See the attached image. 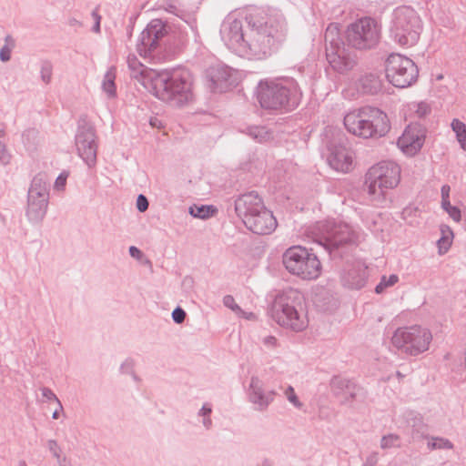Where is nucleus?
Instances as JSON below:
<instances>
[{"label":"nucleus","mask_w":466,"mask_h":466,"mask_svg":"<svg viewBox=\"0 0 466 466\" xmlns=\"http://www.w3.org/2000/svg\"><path fill=\"white\" fill-rule=\"evenodd\" d=\"M228 17L220 35L227 46L240 56L264 59L275 52L287 35V24L277 9H256L245 18Z\"/></svg>","instance_id":"1"},{"label":"nucleus","mask_w":466,"mask_h":466,"mask_svg":"<svg viewBox=\"0 0 466 466\" xmlns=\"http://www.w3.org/2000/svg\"><path fill=\"white\" fill-rule=\"evenodd\" d=\"M302 98V91L292 77L260 81L258 86V100L268 110L289 112L297 108Z\"/></svg>","instance_id":"2"},{"label":"nucleus","mask_w":466,"mask_h":466,"mask_svg":"<svg viewBox=\"0 0 466 466\" xmlns=\"http://www.w3.org/2000/svg\"><path fill=\"white\" fill-rule=\"evenodd\" d=\"M150 79L155 96L173 106H181L192 98L191 75L186 69L154 73Z\"/></svg>","instance_id":"3"},{"label":"nucleus","mask_w":466,"mask_h":466,"mask_svg":"<svg viewBox=\"0 0 466 466\" xmlns=\"http://www.w3.org/2000/svg\"><path fill=\"white\" fill-rule=\"evenodd\" d=\"M306 235L330 254L340 247L357 245L363 238L360 228L334 219L316 222L306 229Z\"/></svg>","instance_id":"4"},{"label":"nucleus","mask_w":466,"mask_h":466,"mask_svg":"<svg viewBox=\"0 0 466 466\" xmlns=\"http://www.w3.org/2000/svg\"><path fill=\"white\" fill-rule=\"evenodd\" d=\"M270 316L280 327L299 332L309 325L302 294L294 289L279 293L271 305Z\"/></svg>","instance_id":"5"},{"label":"nucleus","mask_w":466,"mask_h":466,"mask_svg":"<svg viewBox=\"0 0 466 466\" xmlns=\"http://www.w3.org/2000/svg\"><path fill=\"white\" fill-rule=\"evenodd\" d=\"M343 123L349 133L365 139L381 137L390 128L388 116L373 106L350 111L345 115Z\"/></svg>","instance_id":"6"},{"label":"nucleus","mask_w":466,"mask_h":466,"mask_svg":"<svg viewBox=\"0 0 466 466\" xmlns=\"http://www.w3.org/2000/svg\"><path fill=\"white\" fill-rule=\"evenodd\" d=\"M400 167L394 161H380L369 168L365 175L364 188L370 198L381 202L387 191L396 187L400 181Z\"/></svg>","instance_id":"7"},{"label":"nucleus","mask_w":466,"mask_h":466,"mask_svg":"<svg viewBox=\"0 0 466 466\" xmlns=\"http://www.w3.org/2000/svg\"><path fill=\"white\" fill-rule=\"evenodd\" d=\"M421 28V20L413 8L402 5L393 11L390 31L400 46H414L420 38Z\"/></svg>","instance_id":"8"},{"label":"nucleus","mask_w":466,"mask_h":466,"mask_svg":"<svg viewBox=\"0 0 466 466\" xmlns=\"http://www.w3.org/2000/svg\"><path fill=\"white\" fill-rule=\"evenodd\" d=\"M285 268L305 280L317 279L321 274V263L317 255L301 246L289 248L282 256Z\"/></svg>","instance_id":"9"},{"label":"nucleus","mask_w":466,"mask_h":466,"mask_svg":"<svg viewBox=\"0 0 466 466\" xmlns=\"http://www.w3.org/2000/svg\"><path fill=\"white\" fill-rule=\"evenodd\" d=\"M432 339L428 328L411 325L398 328L391 337V344L401 353L416 357L430 349Z\"/></svg>","instance_id":"10"},{"label":"nucleus","mask_w":466,"mask_h":466,"mask_svg":"<svg viewBox=\"0 0 466 466\" xmlns=\"http://www.w3.org/2000/svg\"><path fill=\"white\" fill-rule=\"evenodd\" d=\"M380 39V26L371 17H362L348 25L346 40L350 46L358 50H370L377 46Z\"/></svg>","instance_id":"11"},{"label":"nucleus","mask_w":466,"mask_h":466,"mask_svg":"<svg viewBox=\"0 0 466 466\" xmlns=\"http://www.w3.org/2000/svg\"><path fill=\"white\" fill-rule=\"evenodd\" d=\"M385 71L389 82L399 88L410 86L419 76L418 66L410 58L395 53L388 56Z\"/></svg>","instance_id":"12"},{"label":"nucleus","mask_w":466,"mask_h":466,"mask_svg":"<svg viewBox=\"0 0 466 466\" xmlns=\"http://www.w3.org/2000/svg\"><path fill=\"white\" fill-rule=\"evenodd\" d=\"M78 156L89 167L96 163V136L94 127L86 122L80 123L75 137Z\"/></svg>","instance_id":"13"},{"label":"nucleus","mask_w":466,"mask_h":466,"mask_svg":"<svg viewBox=\"0 0 466 466\" xmlns=\"http://www.w3.org/2000/svg\"><path fill=\"white\" fill-rule=\"evenodd\" d=\"M167 34L166 25L160 19H153L142 31L137 46L141 56L147 57L158 46V42Z\"/></svg>","instance_id":"14"},{"label":"nucleus","mask_w":466,"mask_h":466,"mask_svg":"<svg viewBox=\"0 0 466 466\" xmlns=\"http://www.w3.org/2000/svg\"><path fill=\"white\" fill-rule=\"evenodd\" d=\"M327 60L330 67L339 74H346L357 66V56L345 45L339 47H327Z\"/></svg>","instance_id":"15"},{"label":"nucleus","mask_w":466,"mask_h":466,"mask_svg":"<svg viewBox=\"0 0 466 466\" xmlns=\"http://www.w3.org/2000/svg\"><path fill=\"white\" fill-rule=\"evenodd\" d=\"M425 140V130L419 124L409 125L399 137L397 145L408 156H414L422 147Z\"/></svg>","instance_id":"16"},{"label":"nucleus","mask_w":466,"mask_h":466,"mask_svg":"<svg viewBox=\"0 0 466 466\" xmlns=\"http://www.w3.org/2000/svg\"><path fill=\"white\" fill-rule=\"evenodd\" d=\"M330 390L341 405H346L356 400L361 387L353 380L340 376H335L330 380Z\"/></svg>","instance_id":"17"},{"label":"nucleus","mask_w":466,"mask_h":466,"mask_svg":"<svg viewBox=\"0 0 466 466\" xmlns=\"http://www.w3.org/2000/svg\"><path fill=\"white\" fill-rule=\"evenodd\" d=\"M233 76L234 70L225 65L210 66L207 71V77L210 82L209 88L213 92H226L235 85Z\"/></svg>","instance_id":"18"},{"label":"nucleus","mask_w":466,"mask_h":466,"mask_svg":"<svg viewBox=\"0 0 466 466\" xmlns=\"http://www.w3.org/2000/svg\"><path fill=\"white\" fill-rule=\"evenodd\" d=\"M264 207L263 199L256 191L242 194L235 200V211L243 223Z\"/></svg>","instance_id":"19"},{"label":"nucleus","mask_w":466,"mask_h":466,"mask_svg":"<svg viewBox=\"0 0 466 466\" xmlns=\"http://www.w3.org/2000/svg\"><path fill=\"white\" fill-rule=\"evenodd\" d=\"M244 225L255 234L268 235L276 229L278 222L273 213L264 207L255 216L248 218Z\"/></svg>","instance_id":"20"},{"label":"nucleus","mask_w":466,"mask_h":466,"mask_svg":"<svg viewBox=\"0 0 466 466\" xmlns=\"http://www.w3.org/2000/svg\"><path fill=\"white\" fill-rule=\"evenodd\" d=\"M275 395L274 390H265L264 383L258 377H251L248 397V400L256 406L257 410L265 411L273 402Z\"/></svg>","instance_id":"21"},{"label":"nucleus","mask_w":466,"mask_h":466,"mask_svg":"<svg viewBox=\"0 0 466 466\" xmlns=\"http://www.w3.org/2000/svg\"><path fill=\"white\" fill-rule=\"evenodd\" d=\"M366 269L365 265L360 261L347 265L340 276L342 285L352 289L363 288L367 279Z\"/></svg>","instance_id":"22"},{"label":"nucleus","mask_w":466,"mask_h":466,"mask_svg":"<svg viewBox=\"0 0 466 466\" xmlns=\"http://www.w3.org/2000/svg\"><path fill=\"white\" fill-rule=\"evenodd\" d=\"M329 164L333 169L347 173L352 168V154L346 147H335L329 157Z\"/></svg>","instance_id":"23"},{"label":"nucleus","mask_w":466,"mask_h":466,"mask_svg":"<svg viewBox=\"0 0 466 466\" xmlns=\"http://www.w3.org/2000/svg\"><path fill=\"white\" fill-rule=\"evenodd\" d=\"M47 207V201L27 197L25 216L29 222L32 224H40L46 214Z\"/></svg>","instance_id":"24"},{"label":"nucleus","mask_w":466,"mask_h":466,"mask_svg":"<svg viewBox=\"0 0 466 466\" xmlns=\"http://www.w3.org/2000/svg\"><path fill=\"white\" fill-rule=\"evenodd\" d=\"M27 197L35 199H44L48 202L49 190L46 174L40 173L34 177L28 189Z\"/></svg>","instance_id":"25"},{"label":"nucleus","mask_w":466,"mask_h":466,"mask_svg":"<svg viewBox=\"0 0 466 466\" xmlns=\"http://www.w3.org/2000/svg\"><path fill=\"white\" fill-rule=\"evenodd\" d=\"M381 86V80L375 73H365L358 79V88L364 94H377Z\"/></svg>","instance_id":"26"},{"label":"nucleus","mask_w":466,"mask_h":466,"mask_svg":"<svg viewBox=\"0 0 466 466\" xmlns=\"http://www.w3.org/2000/svg\"><path fill=\"white\" fill-rule=\"evenodd\" d=\"M324 39L327 47H339L343 46L344 43L341 41L339 25L331 23L326 28Z\"/></svg>","instance_id":"27"},{"label":"nucleus","mask_w":466,"mask_h":466,"mask_svg":"<svg viewBox=\"0 0 466 466\" xmlns=\"http://www.w3.org/2000/svg\"><path fill=\"white\" fill-rule=\"evenodd\" d=\"M116 67L110 66L104 76L102 81V89L108 97H115L116 94Z\"/></svg>","instance_id":"28"},{"label":"nucleus","mask_w":466,"mask_h":466,"mask_svg":"<svg viewBox=\"0 0 466 466\" xmlns=\"http://www.w3.org/2000/svg\"><path fill=\"white\" fill-rule=\"evenodd\" d=\"M127 62L132 77H145L148 75V68L135 55H129Z\"/></svg>","instance_id":"29"},{"label":"nucleus","mask_w":466,"mask_h":466,"mask_svg":"<svg viewBox=\"0 0 466 466\" xmlns=\"http://www.w3.org/2000/svg\"><path fill=\"white\" fill-rule=\"evenodd\" d=\"M247 134L258 143L267 142L272 138L271 132L266 127L262 126L248 127L247 128Z\"/></svg>","instance_id":"30"},{"label":"nucleus","mask_w":466,"mask_h":466,"mask_svg":"<svg viewBox=\"0 0 466 466\" xmlns=\"http://www.w3.org/2000/svg\"><path fill=\"white\" fill-rule=\"evenodd\" d=\"M451 128L456 134L461 147L466 150V125L462 121L454 118L451 122Z\"/></svg>","instance_id":"31"},{"label":"nucleus","mask_w":466,"mask_h":466,"mask_svg":"<svg viewBox=\"0 0 466 466\" xmlns=\"http://www.w3.org/2000/svg\"><path fill=\"white\" fill-rule=\"evenodd\" d=\"M428 449L433 450H451L453 448L452 442L442 437H431L428 443Z\"/></svg>","instance_id":"32"},{"label":"nucleus","mask_w":466,"mask_h":466,"mask_svg":"<svg viewBox=\"0 0 466 466\" xmlns=\"http://www.w3.org/2000/svg\"><path fill=\"white\" fill-rule=\"evenodd\" d=\"M15 46V39L7 35L5 37V45L0 49V60L2 62H8L11 58V53Z\"/></svg>","instance_id":"33"},{"label":"nucleus","mask_w":466,"mask_h":466,"mask_svg":"<svg viewBox=\"0 0 466 466\" xmlns=\"http://www.w3.org/2000/svg\"><path fill=\"white\" fill-rule=\"evenodd\" d=\"M215 209L212 206H200L198 207L196 205L189 208V214L193 216L194 218L206 219L210 218Z\"/></svg>","instance_id":"34"},{"label":"nucleus","mask_w":466,"mask_h":466,"mask_svg":"<svg viewBox=\"0 0 466 466\" xmlns=\"http://www.w3.org/2000/svg\"><path fill=\"white\" fill-rule=\"evenodd\" d=\"M400 447V437L398 434L390 433L382 436L380 440V448L388 450Z\"/></svg>","instance_id":"35"},{"label":"nucleus","mask_w":466,"mask_h":466,"mask_svg":"<svg viewBox=\"0 0 466 466\" xmlns=\"http://www.w3.org/2000/svg\"><path fill=\"white\" fill-rule=\"evenodd\" d=\"M442 237L438 240L439 252L445 253L448 251L451 245L452 232L449 228L445 229L441 228Z\"/></svg>","instance_id":"36"},{"label":"nucleus","mask_w":466,"mask_h":466,"mask_svg":"<svg viewBox=\"0 0 466 466\" xmlns=\"http://www.w3.org/2000/svg\"><path fill=\"white\" fill-rule=\"evenodd\" d=\"M441 206L454 221L459 222L461 220V214L460 208L451 206L450 200L441 201Z\"/></svg>","instance_id":"37"},{"label":"nucleus","mask_w":466,"mask_h":466,"mask_svg":"<svg viewBox=\"0 0 466 466\" xmlns=\"http://www.w3.org/2000/svg\"><path fill=\"white\" fill-rule=\"evenodd\" d=\"M211 412V406L208 403L204 404L198 411V416L203 417L202 423L207 430H209L212 427V420L210 418Z\"/></svg>","instance_id":"38"},{"label":"nucleus","mask_w":466,"mask_h":466,"mask_svg":"<svg viewBox=\"0 0 466 466\" xmlns=\"http://www.w3.org/2000/svg\"><path fill=\"white\" fill-rule=\"evenodd\" d=\"M398 276L394 274L390 275L388 279L385 276H383L380 282L375 288L376 293H381L385 288L393 286L398 282Z\"/></svg>","instance_id":"39"},{"label":"nucleus","mask_w":466,"mask_h":466,"mask_svg":"<svg viewBox=\"0 0 466 466\" xmlns=\"http://www.w3.org/2000/svg\"><path fill=\"white\" fill-rule=\"evenodd\" d=\"M52 72H53V66L52 64L48 61H44L41 64V79L45 84H49L52 79Z\"/></svg>","instance_id":"40"},{"label":"nucleus","mask_w":466,"mask_h":466,"mask_svg":"<svg viewBox=\"0 0 466 466\" xmlns=\"http://www.w3.org/2000/svg\"><path fill=\"white\" fill-rule=\"evenodd\" d=\"M284 395L294 407L300 409L303 406L302 402L299 400V397L295 393V390L292 386L289 385L284 390Z\"/></svg>","instance_id":"41"},{"label":"nucleus","mask_w":466,"mask_h":466,"mask_svg":"<svg viewBox=\"0 0 466 466\" xmlns=\"http://www.w3.org/2000/svg\"><path fill=\"white\" fill-rule=\"evenodd\" d=\"M223 304L236 314H245V311L235 302V299L231 295H226L223 298Z\"/></svg>","instance_id":"42"},{"label":"nucleus","mask_w":466,"mask_h":466,"mask_svg":"<svg viewBox=\"0 0 466 466\" xmlns=\"http://www.w3.org/2000/svg\"><path fill=\"white\" fill-rule=\"evenodd\" d=\"M42 396L46 399L48 401H56L58 405L59 410H63V406L61 401L56 397V395L53 392V390L47 387L41 388Z\"/></svg>","instance_id":"43"},{"label":"nucleus","mask_w":466,"mask_h":466,"mask_svg":"<svg viewBox=\"0 0 466 466\" xmlns=\"http://www.w3.org/2000/svg\"><path fill=\"white\" fill-rule=\"evenodd\" d=\"M431 112V106L426 102H420L416 105L415 114L418 117L427 116Z\"/></svg>","instance_id":"44"},{"label":"nucleus","mask_w":466,"mask_h":466,"mask_svg":"<svg viewBox=\"0 0 466 466\" xmlns=\"http://www.w3.org/2000/svg\"><path fill=\"white\" fill-rule=\"evenodd\" d=\"M11 161V154L8 152L6 146L0 141V164L7 165Z\"/></svg>","instance_id":"45"},{"label":"nucleus","mask_w":466,"mask_h":466,"mask_svg":"<svg viewBox=\"0 0 466 466\" xmlns=\"http://www.w3.org/2000/svg\"><path fill=\"white\" fill-rule=\"evenodd\" d=\"M47 448L49 450V451L53 454V456L55 458H56L57 460L60 459L61 457V449L57 443L56 441L55 440H49L47 441Z\"/></svg>","instance_id":"46"},{"label":"nucleus","mask_w":466,"mask_h":466,"mask_svg":"<svg viewBox=\"0 0 466 466\" xmlns=\"http://www.w3.org/2000/svg\"><path fill=\"white\" fill-rule=\"evenodd\" d=\"M134 367L135 361L133 359H127L120 366V370L122 373L126 374H134Z\"/></svg>","instance_id":"47"},{"label":"nucleus","mask_w":466,"mask_h":466,"mask_svg":"<svg viewBox=\"0 0 466 466\" xmlns=\"http://www.w3.org/2000/svg\"><path fill=\"white\" fill-rule=\"evenodd\" d=\"M172 319L177 324H181L186 319V312L180 307L176 308L172 312Z\"/></svg>","instance_id":"48"},{"label":"nucleus","mask_w":466,"mask_h":466,"mask_svg":"<svg viewBox=\"0 0 466 466\" xmlns=\"http://www.w3.org/2000/svg\"><path fill=\"white\" fill-rule=\"evenodd\" d=\"M424 427L420 419H414L411 432L412 438L419 437V434L423 432Z\"/></svg>","instance_id":"49"},{"label":"nucleus","mask_w":466,"mask_h":466,"mask_svg":"<svg viewBox=\"0 0 466 466\" xmlns=\"http://www.w3.org/2000/svg\"><path fill=\"white\" fill-rule=\"evenodd\" d=\"M67 177H68V174L66 172H63L56 177V182H55V187L57 190L64 189L66 183Z\"/></svg>","instance_id":"50"},{"label":"nucleus","mask_w":466,"mask_h":466,"mask_svg":"<svg viewBox=\"0 0 466 466\" xmlns=\"http://www.w3.org/2000/svg\"><path fill=\"white\" fill-rule=\"evenodd\" d=\"M137 208L140 212H144L148 208V200L144 195H139L137 199Z\"/></svg>","instance_id":"51"},{"label":"nucleus","mask_w":466,"mask_h":466,"mask_svg":"<svg viewBox=\"0 0 466 466\" xmlns=\"http://www.w3.org/2000/svg\"><path fill=\"white\" fill-rule=\"evenodd\" d=\"M92 17L95 20V25L93 26V31L95 33H99L100 32L101 16L99 15V14L96 11H93L92 12Z\"/></svg>","instance_id":"52"},{"label":"nucleus","mask_w":466,"mask_h":466,"mask_svg":"<svg viewBox=\"0 0 466 466\" xmlns=\"http://www.w3.org/2000/svg\"><path fill=\"white\" fill-rule=\"evenodd\" d=\"M129 254L132 258H135L137 259H140L143 255L142 251L135 246H131L129 248Z\"/></svg>","instance_id":"53"},{"label":"nucleus","mask_w":466,"mask_h":466,"mask_svg":"<svg viewBox=\"0 0 466 466\" xmlns=\"http://www.w3.org/2000/svg\"><path fill=\"white\" fill-rule=\"evenodd\" d=\"M451 187L449 185H443L441 187V201L450 200Z\"/></svg>","instance_id":"54"},{"label":"nucleus","mask_w":466,"mask_h":466,"mask_svg":"<svg viewBox=\"0 0 466 466\" xmlns=\"http://www.w3.org/2000/svg\"><path fill=\"white\" fill-rule=\"evenodd\" d=\"M417 212H418L417 208H413L411 207H407L402 210L401 215L404 219H407L408 217H410L413 213L416 214Z\"/></svg>","instance_id":"55"},{"label":"nucleus","mask_w":466,"mask_h":466,"mask_svg":"<svg viewBox=\"0 0 466 466\" xmlns=\"http://www.w3.org/2000/svg\"><path fill=\"white\" fill-rule=\"evenodd\" d=\"M264 344L269 347H275L277 345V339L273 336H268L263 340Z\"/></svg>","instance_id":"56"},{"label":"nucleus","mask_w":466,"mask_h":466,"mask_svg":"<svg viewBox=\"0 0 466 466\" xmlns=\"http://www.w3.org/2000/svg\"><path fill=\"white\" fill-rule=\"evenodd\" d=\"M237 315L239 316V317H242V318H244L246 319H254L255 317H256L254 313H252V312H246V311H245V314H237Z\"/></svg>","instance_id":"57"},{"label":"nucleus","mask_w":466,"mask_h":466,"mask_svg":"<svg viewBox=\"0 0 466 466\" xmlns=\"http://www.w3.org/2000/svg\"><path fill=\"white\" fill-rule=\"evenodd\" d=\"M35 134H36V131L35 129H27L24 132L23 137L34 136Z\"/></svg>","instance_id":"58"},{"label":"nucleus","mask_w":466,"mask_h":466,"mask_svg":"<svg viewBox=\"0 0 466 466\" xmlns=\"http://www.w3.org/2000/svg\"><path fill=\"white\" fill-rule=\"evenodd\" d=\"M261 466H273V462L270 460H268V459H265L261 462Z\"/></svg>","instance_id":"59"},{"label":"nucleus","mask_w":466,"mask_h":466,"mask_svg":"<svg viewBox=\"0 0 466 466\" xmlns=\"http://www.w3.org/2000/svg\"><path fill=\"white\" fill-rule=\"evenodd\" d=\"M58 416H59V414H58V410H56L54 411V413H53V416H52V417H53V419L56 420V419H58Z\"/></svg>","instance_id":"60"},{"label":"nucleus","mask_w":466,"mask_h":466,"mask_svg":"<svg viewBox=\"0 0 466 466\" xmlns=\"http://www.w3.org/2000/svg\"><path fill=\"white\" fill-rule=\"evenodd\" d=\"M396 375H397L399 378H402V377H403V375H402L400 371H397V372H396Z\"/></svg>","instance_id":"61"},{"label":"nucleus","mask_w":466,"mask_h":466,"mask_svg":"<svg viewBox=\"0 0 466 466\" xmlns=\"http://www.w3.org/2000/svg\"><path fill=\"white\" fill-rule=\"evenodd\" d=\"M19 465H20V466H25V461H22V462H20V464H19Z\"/></svg>","instance_id":"62"}]
</instances>
